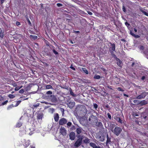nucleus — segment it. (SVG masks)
Listing matches in <instances>:
<instances>
[{
    "label": "nucleus",
    "mask_w": 148,
    "mask_h": 148,
    "mask_svg": "<svg viewBox=\"0 0 148 148\" xmlns=\"http://www.w3.org/2000/svg\"><path fill=\"white\" fill-rule=\"evenodd\" d=\"M114 125V124H113V126ZM114 127H112L111 128V131L114 133L116 136H119L121 132L122 129L119 127L116 126L115 127L114 130H112L113 129Z\"/></svg>",
    "instance_id": "obj_1"
},
{
    "label": "nucleus",
    "mask_w": 148,
    "mask_h": 148,
    "mask_svg": "<svg viewBox=\"0 0 148 148\" xmlns=\"http://www.w3.org/2000/svg\"><path fill=\"white\" fill-rule=\"evenodd\" d=\"M51 50L47 48H44L42 51L43 54L48 57H51L52 56V54L50 52Z\"/></svg>",
    "instance_id": "obj_2"
},
{
    "label": "nucleus",
    "mask_w": 148,
    "mask_h": 148,
    "mask_svg": "<svg viewBox=\"0 0 148 148\" xmlns=\"http://www.w3.org/2000/svg\"><path fill=\"white\" fill-rule=\"evenodd\" d=\"M148 95V92L144 91L142 92L140 95L137 96L136 99H144L145 97Z\"/></svg>",
    "instance_id": "obj_3"
},
{
    "label": "nucleus",
    "mask_w": 148,
    "mask_h": 148,
    "mask_svg": "<svg viewBox=\"0 0 148 148\" xmlns=\"http://www.w3.org/2000/svg\"><path fill=\"white\" fill-rule=\"evenodd\" d=\"M82 137L79 138L75 143L74 144L75 146L78 147L80 145L82 144Z\"/></svg>",
    "instance_id": "obj_4"
},
{
    "label": "nucleus",
    "mask_w": 148,
    "mask_h": 148,
    "mask_svg": "<svg viewBox=\"0 0 148 148\" xmlns=\"http://www.w3.org/2000/svg\"><path fill=\"white\" fill-rule=\"evenodd\" d=\"M22 144L25 148H27L30 144V141L29 140L24 139L22 141Z\"/></svg>",
    "instance_id": "obj_5"
},
{
    "label": "nucleus",
    "mask_w": 148,
    "mask_h": 148,
    "mask_svg": "<svg viewBox=\"0 0 148 148\" xmlns=\"http://www.w3.org/2000/svg\"><path fill=\"white\" fill-rule=\"evenodd\" d=\"M21 102V101H14V102L16 103L15 105H13V104H11L8 107V109L9 110L12 108L13 107L18 106Z\"/></svg>",
    "instance_id": "obj_6"
},
{
    "label": "nucleus",
    "mask_w": 148,
    "mask_h": 148,
    "mask_svg": "<svg viewBox=\"0 0 148 148\" xmlns=\"http://www.w3.org/2000/svg\"><path fill=\"white\" fill-rule=\"evenodd\" d=\"M67 122L66 119L64 118H61L59 121V124L62 125L66 124Z\"/></svg>",
    "instance_id": "obj_7"
},
{
    "label": "nucleus",
    "mask_w": 148,
    "mask_h": 148,
    "mask_svg": "<svg viewBox=\"0 0 148 148\" xmlns=\"http://www.w3.org/2000/svg\"><path fill=\"white\" fill-rule=\"evenodd\" d=\"M116 60V61L117 65L119 67L122 68L123 65L122 61L119 58H117Z\"/></svg>",
    "instance_id": "obj_8"
},
{
    "label": "nucleus",
    "mask_w": 148,
    "mask_h": 148,
    "mask_svg": "<svg viewBox=\"0 0 148 148\" xmlns=\"http://www.w3.org/2000/svg\"><path fill=\"white\" fill-rule=\"evenodd\" d=\"M66 130L64 127H62L60 129V133L63 136L65 135L66 133Z\"/></svg>",
    "instance_id": "obj_9"
},
{
    "label": "nucleus",
    "mask_w": 148,
    "mask_h": 148,
    "mask_svg": "<svg viewBox=\"0 0 148 148\" xmlns=\"http://www.w3.org/2000/svg\"><path fill=\"white\" fill-rule=\"evenodd\" d=\"M70 139L72 140H74L75 138V133L73 132H71L69 134Z\"/></svg>",
    "instance_id": "obj_10"
},
{
    "label": "nucleus",
    "mask_w": 148,
    "mask_h": 148,
    "mask_svg": "<svg viewBox=\"0 0 148 148\" xmlns=\"http://www.w3.org/2000/svg\"><path fill=\"white\" fill-rule=\"evenodd\" d=\"M132 115L133 117H135L136 118H138L139 117V112L134 111L132 112Z\"/></svg>",
    "instance_id": "obj_11"
},
{
    "label": "nucleus",
    "mask_w": 148,
    "mask_h": 148,
    "mask_svg": "<svg viewBox=\"0 0 148 148\" xmlns=\"http://www.w3.org/2000/svg\"><path fill=\"white\" fill-rule=\"evenodd\" d=\"M110 44L111 47L109 49L110 51H114L115 50V44L114 43H110Z\"/></svg>",
    "instance_id": "obj_12"
},
{
    "label": "nucleus",
    "mask_w": 148,
    "mask_h": 148,
    "mask_svg": "<svg viewBox=\"0 0 148 148\" xmlns=\"http://www.w3.org/2000/svg\"><path fill=\"white\" fill-rule=\"evenodd\" d=\"M68 107L71 109L73 108L75 105V102H70L67 104Z\"/></svg>",
    "instance_id": "obj_13"
},
{
    "label": "nucleus",
    "mask_w": 148,
    "mask_h": 148,
    "mask_svg": "<svg viewBox=\"0 0 148 148\" xmlns=\"http://www.w3.org/2000/svg\"><path fill=\"white\" fill-rule=\"evenodd\" d=\"M148 116L146 112H143L141 113V117L142 119H145Z\"/></svg>",
    "instance_id": "obj_14"
},
{
    "label": "nucleus",
    "mask_w": 148,
    "mask_h": 148,
    "mask_svg": "<svg viewBox=\"0 0 148 148\" xmlns=\"http://www.w3.org/2000/svg\"><path fill=\"white\" fill-rule=\"evenodd\" d=\"M96 125L101 128H102L103 127L102 123L100 122H98L97 120V122H96Z\"/></svg>",
    "instance_id": "obj_15"
},
{
    "label": "nucleus",
    "mask_w": 148,
    "mask_h": 148,
    "mask_svg": "<svg viewBox=\"0 0 148 148\" xmlns=\"http://www.w3.org/2000/svg\"><path fill=\"white\" fill-rule=\"evenodd\" d=\"M90 145L93 148H101L99 146H97L96 144L93 143H90Z\"/></svg>",
    "instance_id": "obj_16"
},
{
    "label": "nucleus",
    "mask_w": 148,
    "mask_h": 148,
    "mask_svg": "<svg viewBox=\"0 0 148 148\" xmlns=\"http://www.w3.org/2000/svg\"><path fill=\"white\" fill-rule=\"evenodd\" d=\"M59 118V114L58 113H56L54 115V119L56 122H58Z\"/></svg>",
    "instance_id": "obj_17"
},
{
    "label": "nucleus",
    "mask_w": 148,
    "mask_h": 148,
    "mask_svg": "<svg viewBox=\"0 0 148 148\" xmlns=\"http://www.w3.org/2000/svg\"><path fill=\"white\" fill-rule=\"evenodd\" d=\"M80 23L81 25L85 26L86 25V21L85 19H82L80 20Z\"/></svg>",
    "instance_id": "obj_18"
},
{
    "label": "nucleus",
    "mask_w": 148,
    "mask_h": 148,
    "mask_svg": "<svg viewBox=\"0 0 148 148\" xmlns=\"http://www.w3.org/2000/svg\"><path fill=\"white\" fill-rule=\"evenodd\" d=\"M147 103V101H146L145 100L141 101L139 103V104L141 106L145 105Z\"/></svg>",
    "instance_id": "obj_19"
},
{
    "label": "nucleus",
    "mask_w": 148,
    "mask_h": 148,
    "mask_svg": "<svg viewBox=\"0 0 148 148\" xmlns=\"http://www.w3.org/2000/svg\"><path fill=\"white\" fill-rule=\"evenodd\" d=\"M143 53L145 54V57L148 59V48L146 50H145Z\"/></svg>",
    "instance_id": "obj_20"
},
{
    "label": "nucleus",
    "mask_w": 148,
    "mask_h": 148,
    "mask_svg": "<svg viewBox=\"0 0 148 148\" xmlns=\"http://www.w3.org/2000/svg\"><path fill=\"white\" fill-rule=\"evenodd\" d=\"M82 132V129L80 128H77L76 129V132L78 134H80Z\"/></svg>",
    "instance_id": "obj_21"
},
{
    "label": "nucleus",
    "mask_w": 148,
    "mask_h": 148,
    "mask_svg": "<svg viewBox=\"0 0 148 148\" xmlns=\"http://www.w3.org/2000/svg\"><path fill=\"white\" fill-rule=\"evenodd\" d=\"M107 140L106 142V144H107L111 142V138L109 137L108 134L107 135Z\"/></svg>",
    "instance_id": "obj_22"
},
{
    "label": "nucleus",
    "mask_w": 148,
    "mask_h": 148,
    "mask_svg": "<svg viewBox=\"0 0 148 148\" xmlns=\"http://www.w3.org/2000/svg\"><path fill=\"white\" fill-rule=\"evenodd\" d=\"M90 142V139L88 138H86L83 140L84 143L86 144L89 143Z\"/></svg>",
    "instance_id": "obj_23"
},
{
    "label": "nucleus",
    "mask_w": 148,
    "mask_h": 148,
    "mask_svg": "<svg viewBox=\"0 0 148 148\" xmlns=\"http://www.w3.org/2000/svg\"><path fill=\"white\" fill-rule=\"evenodd\" d=\"M4 31L1 30L0 32V37L1 38H3L4 35Z\"/></svg>",
    "instance_id": "obj_24"
},
{
    "label": "nucleus",
    "mask_w": 148,
    "mask_h": 148,
    "mask_svg": "<svg viewBox=\"0 0 148 148\" xmlns=\"http://www.w3.org/2000/svg\"><path fill=\"white\" fill-rule=\"evenodd\" d=\"M99 140L101 142H103L104 140V136H100L99 137Z\"/></svg>",
    "instance_id": "obj_25"
},
{
    "label": "nucleus",
    "mask_w": 148,
    "mask_h": 148,
    "mask_svg": "<svg viewBox=\"0 0 148 148\" xmlns=\"http://www.w3.org/2000/svg\"><path fill=\"white\" fill-rule=\"evenodd\" d=\"M22 125V123L20 122H18L16 125V127H20Z\"/></svg>",
    "instance_id": "obj_26"
},
{
    "label": "nucleus",
    "mask_w": 148,
    "mask_h": 148,
    "mask_svg": "<svg viewBox=\"0 0 148 148\" xmlns=\"http://www.w3.org/2000/svg\"><path fill=\"white\" fill-rule=\"evenodd\" d=\"M110 53H111L112 57L114 58L115 59V60L117 59V58H118L114 54L113 51H110Z\"/></svg>",
    "instance_id": "obj_27"
},
{
    "label": "nucleus",
    "mask_w": 148,
    "mask_h": 148,
    "mask_svg": "<svg viewBox=\"0 0 148 148\" xmlns=\"http://www.w3.org/2000/svg\"><path fill=\"white\" fill-rule=\"evenodd\" d=\"M42 117V113L38 114L37 118L38 119H41Z\"/></svg>",
    "instance_id": "obj_28"
},
{
    "label": "nucleus",
    "mask_w": 148,
    "mask_h": 148,
    "mask_svg": "<svg viewBox=\"0 0 148 148\" xmlns=\"http://www.w3.org/2000/svg\"><path fill=\"white\" fill-rule=\"evenodd\" d=\"M140 11L143 13L145 15L148 16V13H147L145 11H144L141 9H140Z\"/></svg>",
    "instance_id": "obj_29"
},
{
    "label": "nucleus",
    "mask_w": 148,
    "mask_h": 148,
    "mask_svg": "<svg viewBox=\"0 0 148 148\" xmlns=\"http://www.w3.org/2000/svg\"><path fill=\"white\" fill-rule=\"evenodd\" d=\"M53 87L52 86L50 85H47L46 86H45V89H52Z\"/></svg>",
    "instance_id": "obj_30"
},
{
    "label": "nucleus",
    "mask_w": 148,
    "mask_h": 148,
    "mask_svg": "<svg viewBox=\"0 0 148 148\" xmlns=\"http://www.w3.org/2000/svg\"><path fill=\"white\" fill-rule=\"evenodd\" d=\"M82 71L86 74H88V71L85 68H82Z\"/></svg>",
    "instance_id": "obj_31"
},
{
    "label": "nucleus",
    "mask_w": 148,
    "mask_h": 148,
    "mask_svg": "<svg viewBox=\"0 0 148 148\" xmlns=\"http://www.w3.org/2000/svg\"><path fill=\"white\" fill-rule=\"evenodd\" d=\"M30 38L33 39L34 40L36 39L37 38V36L36 35H31L30 36Z\"/></svg>",
    "instance_id": "obj_32"
},
{
    "label": "nucleus",
    "mask_w": 148,
    "mask_h": 148,
    "mask_svg": "<svg viewBox=\"0 0 148 148\" xmlns=\"http://www.w3.org/2000/svg\"><path fill=\"white\" fill-rule=\"evenodd\" d=\"M70 94L73 97L76 96V95L73 93V92L72 91V89L71 88H70Z\"/></svg>",
    "instance_id": "obj_33"
},
{
    "label": "nucleus",
    "mask_w": 148,
    "mask_h": 148,
    "mask_svg": "<svg viewBox=\"0 0 148 148\" xmlns=\"http://www.w3.org/2000/svg\"><path fill=\"white\" fill-rule=\"evenodd\" d=\"M101 77L100 75H95L94 77V78L95 79H100Z\"/></svg>",
    "instance_id": "obj_34"
},
{
    "label": "nucleus",
    "mask_w": 148,
    "mask_h": 148,
    "mask_svg": "<svg viewBox=\"0 0 148 148\" xmlns=\"http://www.w3.org/2000/svg\"><path fill=\"white\" fill-rule=\"evenodd\" d=\"M53 49L52 50L53 53H54L56 55L58 54V52L56 51L54 49L55 48V47L54 46H53Z\"/></svg>",
    "instance_id": "obj_35"
},
{
    "label": "nucleus",
    "mask_w": 148,
    "mask_h": 148,
    "mask_svg": "<svg viewBox=\"0 0 148 148\" xmlns=\"http://www.w3.org/2000/svg\"><path fill=\"white\" fill-rule=\"evenodd\" d=\"M118 121L120 123L122 124L123 123L122 121L121 120V119L120 117H118L117 119Z\"/></svg>",
    "instance_id": "obj_36"
},
{
    "label": "nucleus",
    "mask_w": 148,
    "mask_h": 148,
    "mask_svg": "<svg viewBox=\"0 0 148 148\" xmlns=\"http://www.w3.org/2000/svg\"><path fill=\"white\" fill-rule=\"evenodd\" d=\"M114 79H116V80H118V81H117L116 82H115V83L116 84H118L119 83V81H120L119 79L117 77H115Z\"/></svg>",
    "instance_id": "obj_37"
},
{
    "label": "nucleus",
    "mask_w": 148,
    "mask_h": 148,
    "mask_svg": "<svg viewBox=\"0 0 148 148\" xmlns=\"http://www.w3.org/2000/svg\"><path fill=\"white\" fill-rule=\"evenodd\" d=\"M8 97L10 98L13 99L15 97V96L12 94H9L8 95Z\"/></svg>",
    "instance_id": "obj_38"
},
{
    "label": "nucleus",
    "mask_w": 148,
    "mask_h": 148,
    "mask_svg": "<svg viewBox=\"0 0 148 148\" xmlns=\"http://www.w3.org/2000/svg\"><path fill=\"white\" fill-rule=\"evenodd\" d=\"M93 106H94V108L96 109L98 108V105L97 104L95 103H94L93 104Z\"/></svg>",
    "instance_id": "obj_39"
},
{
    "label": "nucleus",
    "mask_w": 148,
    "mask_h": 148,
    "mask_svg": "<svg viewBox=\"0 0 148 148\" xmlns=\"http://www.w3.org/2000/svg\"><path fill=\"white\" fill-rule=\"evenodd\" d=\"M133 102H134V103L135 104H136L137 105L139 104V101H138V100H134L133 101Z\"/></svg>",
    "instance_id": "obj_40"
},
{
    "label": "nucleus",
    "mask_w": 148,
    "mask_h": 148,
    "mask_svg": "<svg viewBox=\"0 0 148 148\" xmlns=\"http://www.w3.org/2000/svg\"><path fill=\"white\" fill-rule=\"evenodd\" d=\"M117 88V90L119 91H122V92H123L124 91V90L122 88H121V87L117 88Z\"/></svg>",
    "instance_id": "obj_41"
},
{
    "label": "nucleus",
    "mask_w": 148,
    "mask_h": 148,
    "mask_svg": "<svg viewBox=\"0 0 148 148\" xmlns=\"http://www.w3.org/2000/svg\"><path fill=\"white\" fill-rule=\"evenodd\" d=\"M22 87V86L21 87H19V86H16V87L15 88V91H17L19 90Z\"/></svg>",
    "instance_id": "obj_42"
},
{
    "label": "nucleus",
    "mask_w": 148,
    "mask_h": 148,
    "mask_svg": "<svg viewBox=\"0 0 148 148\" xmlns=\"http://www.w3.org/2000/svg\"><path fill=\"white\" fill-rule=\"evenodd\" d=\"M125 24L128 28L130 26V23H128L127 21H126L125 22Z\"/></svg>",
    "instance_id": "obj_43"
},
{
    "label": "nucleus",
    "mask_w": 148,
    "mask_h": 148,
    "mask_svg": "<svg viewBox=\"0 0 148 148\" xmlns=\"http://www.w3.org/2000/svg\"><path fill=\"white\" fill-rule=\"evenodd\" d=\"M107 115L108 116V117L110 119H111V116L110 114L109 113H107Z\"/></svg>",
    "instance_id": "obj_44"
},
{
    "label": "nucleus",
    "mask_w": 148,
    "mask_h": 148,
    "mask_svg": "<svg viewBox=\"0 0 148 148\" xmlns=\"http://www.w3.org/2000/svg\"><path fill=\"white\" fill-rule=\"evenodd\" d=\"M27 21L28 22V24L29 25L31 26V25H32V23H31L30 21L29 20V19L28 18L27 19Z\"/></svg>",
    "instance_id": "obj_45"
},
{
    "label": "nucleus",
    "mask_w": 148,
    "mask_h": 148,
    "mask_svg": "<svg viewBox=\"0 0 148 148\" xmlns=\"http://www.w3.org/2000/svg\"><path fill=\"white\" fill-rule=\"evenodd\" d=\"M52 92L51 91H47L46 93L48 95H51L52 94Z\"/></svg>",
    "instance_id": "obj_46"
},
{
    "label": "nucleus",
    "mask_w": 148,
    "mask_h": 148,
    "mask_svg": "<svg viewBox=\"0 0 148 148\" xmlns=\"http://www.w3.org/2000/svg\"><path fill=\"white\" fill-rule=\"evenodd\" d=\"M71 125H72V123L71 122H68L67 123V126L69 127H70Z\"/></svg>",
    "instance_id": "obj_47"
},
{
    "label": "nucleus",
    "mask_w": 148,
    "mask_h": 148,
    "mask_svg": "<svg viewBox=\"0 0 148 148\" xmlns=\"http://www.w3.org/2000/svg\"><path fill=\"white\" fill-rule=\"evenodd\" d=\"M122 10H123V11L124 12H126V9L125 8V7L124 5H123V6Z\"/></svg>",
    "instance_id": "obj_48"
},
{
    "label": "nucleus",
    "mask_w": 148,
    "mask_h": 148,
    "mask_svg": "<svg viewBox=\"0 0 148 148\" xmlns=\"http://www.w3.org/2000/svg\"><path fill=\"white\" fill-rule=\"evenodd\" d=\"M24 89H21L19 91V93L21 94H22L24 92Z\"/></svg>",
    "instance_id": "obj_49"
},
{
    "label": "nucleus",
    "mask_w": 148,
    "mask_h": 148,
    "mask_svg": "<svg viewBox=\"0 0 148 148\" xmlns=\"http://www.w3.org/2000/svg\"><path fill=\"white\" fill-rule=\"evenodd\" d=\"M139 49L140 50H143L144 49V47L143 46L141 45L140 46Z\"/></svg>",
    "instance_id": "obj_50"
},
{
    "label": "nucleus",
    "mask_w": 148,
    "mask_h": 148,
    "mask_svg": "<svg viewBox=\"0 0 148 148\" xmlns=\"http://www.w3.org/2000/svg\"><path fill=\"white\" fill-rule=\"evenodd\" d=\"M134 37L136 38H139L140 37V36L138 35H136L135 34H134Z\"/></svg>",
    "instance_id": "obj_51"
},
{
    "label": "nucleus",
    "mask_w": 148,
    "mask_h": 148,
    "mask_svg": "<svg viewBox=\"0 0 148 148\" xmlns=\"http://www.w3.org/2000/svg\"><path fill=\"white\" fill-rule=\"evenodd\" d=\"M16 24L17 26L20 25H21L20 23L18 21H16Z\"/></svg>",
    "instance_id": "obj_52"
},
{
    "label": "nucleus",
    "mask_w": 148,
    "mask_h": 148,
    "mask_svg": "<svg viewBox=\"0 0 148 148\" xmlns=\"http://www.w3.org/2000/svg\"><path fill=\"white\" fill-rule=\"evenodd\" d=\"M57 6L58 7H61L62 6V5L60 3H58L57 4Z\"/></svg>",
    "instance_id": "obj_53"
},
{
    "label": "nucleus",
    "mask_w": 148,
    "mask_h": 148,
    "mask_svg": "<svg viewBox=\"0 0 148 148\" xmlns=\"http://www.w3.org/2000/svg\"><path fill=\"white\" fill-rule=\"evenodd\" d=\"M8 101L6 100V101H4L2 103V105H4L5 104H6V103H8Z\"/></svg>",
    "instance_id": "obj_54"
},
{
    "label": "nucleus",
    "mask_w": 148,
    "mask_h": 148,
    "mask_svg": "<svg viewBox=\"0 0 148 148\" xmlns=\"http://www.w3.org/2000/svg\"><path fill=\"white\" fill-rule=\"evenodd\" d=\"M41 5V8H40V10H42V9H44V8L43 7V4L42 3H41L40 4Z\"/></svg>",
    "instance_id": "obj_55"
},
{
    "label": "nucleus",
    "mask_w": 148,
    "mask_h": 148,
    "mask_svg": "<svg viewBox=\"0 0 148 148\" xmlns=\"http://www.w3.org/2000/svg\"><path fill=\"white\" fill-rule=\"evenodd\" d=\"M12 85L14 86V87H16L17 86V84L16 83H15V82H14V83H13Z\"/></svg>",
    "instance_id": "obj_56"
},
{
    "label": "nucleus",
    "mask_w": 148,
    "mask_h": 148,
    "mask_svg": "<svg viewBox=\"0 0 148 148\" xmlns=\"http://www.w3.org/2000/svg\"><path fill=\"white\" fill-rule=\"evenodd\" d=\"M70 68L74 71L75 70V69L74 67L72 66V65H71Z\"/></svg>",
    "instance_id": "obj_57"
},
{
    "label": "nucleus",
    "mask_w": 148,
    "mask_h": 148,
    "mask_svg": "<svg viewBox=\"0 0 148 148\" xmlns=\"http://www.w3.org/2000/svg\"><path fill=\"white\" fill-rule=\"evenodd\" d=\"M112 86H107V87H108V88H109V89H111V90H113V89H112Z\"/></svg>",
    "instance_id": "obj_58"
},
{
    "label": "nucleus",
    "mask_w": 148,
    "mask_h": 148,
    "mask_svg": "<svg viewBox=\"0 0 148 148\" xmlns=\"http://www.w3.org/2000/svg\"><path fill=\"white\" fill-rule=\"evenodd\" d=\"M42 62L44 64H45V65L46 66H47L48 65V64L47 63H46V62Z\"/></svg>",
    "instance_id": "obj_59"
},
{
    "label": "nucleus",
    "mask_w": 148,
    "mask_h": 148,
    "mask_svg": "<svg viewBox=\"0 0 148 148\" xmlns=\"http://www.w3.org/2000/svg\"><path fill=\"white\" fill-rule=\"evenodd\" d=\"M145 78V76H143L142 77L141 79L142 80H144Z\"/></svg>",
    "instance_id": "obj_60"
},
{
    "label": "nucleus",
    "mask_w": 148,
    "mask_h": 148,
    "mask_svg": "<svg viewBox=\"0 0 148 148\" xmlns=\"http://www.w3.org/2000/svg\"><path fill=\"white\" fill-rule=\"evenodd\" d=\"M88 14L90 15H92V13L88 11Z\"/></svg>",
    "instance_id": "obj_61"
},
{
    "label": "nucleus",
    "mask_w": 148,
    "mask_h": 148,
    "mask_svg": "<svg viewBox=\"0 0 148 148\" xmlns=\"http://www.w3.org/2000/svg\"><path fill=\"white\" fill-rule=\"evenodd\" d=\"M34 45H36V46L38 47V44L37 43V42H34Z\"/></svg>",
    "instance_id": "obj_62"
},
{
    "label": "nucleus",
    "mask_w": 148,
    "mask_h": 148,
    "mask_svg": "<svg viewBox=\"0 0 148 148\" xmlns=\"http://www.w3.org/2000/svg\"><path fill=\"white\" fill-rule=\"evenodd\" d=\"M130 34L133 36H134V33H133L131 31L130 32Z\"/></svg>",
    "instance_id": "obj_63"
},
{
    "label": "nucleus",
    "mask_w": 148,
    "mask_h": 148,
    "mask_svg": "<svg viewBox=\"0 0 148 148\" xmlns=\"http://www.w3.org/2000/svg\"><path fill=\"white\" fill-rule=\"evenodd\" d=\"M135 64V63L134 62H133L132 63V65H131V66L132 67H133L134 65Z\"/></svg>",
    "instance_id": "obj_64"
}]
</instances>
